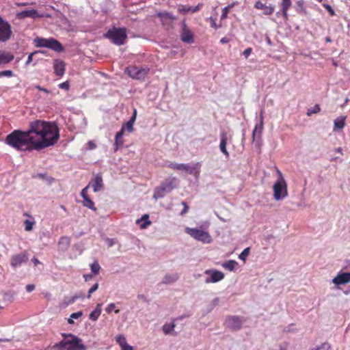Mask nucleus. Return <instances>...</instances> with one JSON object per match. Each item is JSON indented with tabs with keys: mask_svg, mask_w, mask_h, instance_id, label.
Instances as JSON below:
<instances>
[{
	"mask_svg": "<svg viewBox=\"0 0 350 350\" xmlns=\"http://www.w3.org/2000/svg\"><path fill=\"white\" fill-rule=\"evenodd\" d=\"M59 138V129L55 123L36 120L29 123L27 131L14 130L8 135L5 142L16 150L31 151L53 146Z\"/></svg>",
	"mask_w": 350,
	"mask_h": 350,
	"instance_id": "f257e3e1",
	"label": "nucleus"
},
{
	"mask_svg": "<svg viewBox=\"0 0 350 350\" xmlns=\"http://www.w3.org/2000/svg\"><path fill=\"white\" fill-rule=\"evenodd\" d=\"M64 338L52 347L55 350H86L82 340L71 334H62Z\"/></svg>",
	"mask_w": 350,
	"mask_h": 350,
	"instance_id": "f03ea898",
	"label": "nucleus"
},
{
	"mask_svg": "<svg viewBox=\"0 0 350 350\" xmlns=\"http://www.w3.org/2000/svg\"><path fill=\"white\" fill-rule=\"evenodd\" d=\"M178 180L175 177H168L165 178L159 186L154 190L153 198L156 200L163 198L167 193L171 192L177 187Z\"/></svg>",
	"mask_w": 350,
	"mask_h": 350,
	"instance_id": "7ed1b4c3",
	"label": "nucleus"
},
{
	"mask_svg": "<svg viewBox=\"0 0 350 350\" xmlns=\"http://www.w3.org/2000/svg\"><path fill=\"white\" fill-rule=\"evenodd\" d=\"M105 37L116 45H123L127 39L126 29L124 27H113L105 34Z\"/></svg>",
	"mask_w": 350,
	"mask_h": 350,
	"instance_id": "20e7f679",
	"label": "nucleus"
},
{
	"mask_svg": "<svg viewBox=\"0 0 350 350\" xmlns=\"http://www.w3.org/2000/svg\"><path fill=\"white\" fill-rule=\"evenodd\" d=\"M278 174L279 178L273 186V198L277 201L283 200L288 195L286 183L280 171Z\"/></svg>",
	"mask_w": 350,
	"mask_h": 350,
	"instance_id": "39448f33",
	"label": "nucleus"
},
{
	"mask_svg": "<svg viewBox=\"0 0 350 350\" xmlns=\"http://www.w3.org/2000/svg\"><path fill=\"white\" fill-rule=\"evenodd\" d=\"M185 232L194 239L203 243H211L213 241L211 234L207 231L200 228L187 227L185 228Z\"/></svg>",
	"mask_w": 350,
	"mask_h": 350,
	"instance_id": "423d86ee",
	"label": "nucleus"
},
{
	"mask_svg": "<svg viewBox=\"0 0 350 350\" xmlns=\"http://www.w3.org/2000/svg\"><path fill=\"white\" fill-rule=\"evenodd\" d=\"M36 45L38 47H46L56 52H62L64 51V47L61 44V43L57 40L51 38H38L35 40Z\"/></svg>",
	"mask_w": 350,
	"mask_h": 350,
	"instance_id": "0eeeda50",
	"label": "nucleus"
},
{
	"mask_svg": "<svg viewBox=\"0 0 350 350\" xmlns=\"http://www.w3.org/2000/svg\"><path fill=\"white\" fill-rule=\"evenodd\" d=\"M168 167L171 169L178 170V171H185L189 174L192 175H198L200 173L199 169L200 167V164L197 163L191 166L188 163H170L168 165Z\"/></svg>",
	"mask_w": 350,
	"mask_h": 350,
	"instance_id": "6e6552de",
	"label": "nucleus"
},
{
	"mask_svg": "<svg viewBox=\"0 0 350 350\" xmlns=\"http://www.w3.org/2000/svg\"><path fill=\"white\" fill-rule=\"evenodd\" d=\"M245 321V318L234 315L227 316L225 319L226 327L234 331L241 329Z\"/></svg>",
	"mask_w": 350,
	"mask_h": 350,
	"instance_id": "1a4fd4ad",
	"label": "nucleus"
},
{
	"mask_svg": "<svg viewBox=\"0 0 350 350\" xmlns=\"http://www.w3.org/2000/svg\"><path fill=\"white\" fill-rule=\"evenodd\" d=\"M149 70V68L147 67L140 68L137 66H130L126 68V71L129 77L139 80L144 79L147 76Z\"/></svg>",
	"mask_w": 350,
	"mask_h": 350,
	"instance_id": "9d476101",
	"label": "nucleus"
},
{
	"mask_svg": "<svg viewBox=\"0 0 350 350\" xmlns=\"http://www.w3.org/2000/svg\"><path fill=\"white\" fill-rule=\"evenodd\" d=\"M12 35L11 25L8 22L0 18V42H6Z\"/></svg>",
	"mask_w": 350,
	"mask_h": 350,
	"instance_id": "9b49d317",
	"label": "nucleus"
},
{
	"mask_svg": "<svg viewBox=\"0 0 350 350\" xmlns=\"http://www.w3.org/2000/svg\"><path fill=\"white\" fill-rule=\"evenodd\" d=\"M16 16L18 18L23 19L25 18H42V17L50 18L51 16L48 14H39L36 10L31 9V10H23L22 12H18L16 14Z\"/></svg>",
	"mask_w": 350,
	"mask_h": 350,
	"instance_id": "f8f14e48",
	"label": "nucleus"
},
{
	"mask_svg": "<svg viewBox=\"0 0 350 350\" xmlns=\"http://www.w3.org/2000/svg\"><path fill=\"white\" fill-rule=\"evenodd\" d=\"M205 273L209 274L211 276L205 280V283L217 282L223 280L224 278V274L221 271L217 270H206Z\"/></svg>",
	"mask_w": 350,
	"mask_h": 350,
	"instance_id": "ddd939ff",
	"label": "nucleus"
},
{
	"mask_svg": "<svg viewBox=\"0 0 350 350\" xmlns=\"http://www.w3.org/2000/svg\"><path fill=\"white\" fill-rule=\"evenodd\" d=\"M180 39L183 42L191 44L194 42L192 32L188 29L185 23L183 22L182 30L180 32Z\"/></svg>",
	"mask_w": 350,
	"mask_h": 350,
	"instance_id": "4468645a",
	"label": "nucleus"
},
{
	"mask_svg": "<svg viewBox=\"0 0 350 350\" xmlns=\"http://www.w3.org/2000/svg\"><path fill=\"white\" fill-rule=\"evenodd\" d=\"M350 282V272H340L332 279L335 285H342Z\"/></svg>",
	"mask_w": 350,
	"mask_h": 350,
	"instance_id": "2eb2a0df",
	"label": "nucleus"
},
{
	"mask_svg": "<svg viewBox=\"0 0 350 350\" xmlns=\"http://www.w3.org/2000/svg\"><path fill=\"white\" fill-rule=\"evenodd\" d=\"M90 185L92 187L93 191L95 193L101 191L103 189V180L101 174H96L95 177L90 181L89 186Z\"/></svg>",
	"mask_w": 350,
	"mask_h": 350,
	"instance_id": "dca6fc26",
	"label": "nucleus"
},
{
	"mask_svg": "<svg viewBox=\"0 0 350 350\" xmlns=\"http://www.w3.org/2000/svg\"><path fill=\"white\" fill-rule=\"evenodd\" d=\"M66 64L64 62L59 59H55L53 61V69L55 74L58 77H62L65 73Z\"/></svg>",
	"mask_w": 350,
	"mask_h": 350,
	"instance_id": "f3484780",
	"label": "nucleus"
},
{
	"mask_svg": "<svg viewBox=\"0 0 350 350\" xmlns=\"http://www.w3.org/2000/svg\"><path fill=\"white\" fill-rule=\"evenodd\" d=\"M27 256L24 254L14 255L11 258V265L13 268L20 267L23 262L27 261Z\"/></svg>",
	"mask_w": 350,
	"mask_h": 350,
	"instance_id": "a211bd4d",
	"label": "nucleus"
},
{
	"mask_svg": "<svg viewBox=\"0 0 350 350\" xmlns=\"http://www.w3.org/2000/svg\"><path fill=\"white\" fill-rule=\"evenodd\" d=\"M221 140L219 144V149L221 152L226 156V158L229 157V152L226 149L227 144V135L225 133H221L220 135Z\"/></svg>",
	"mask_w": 350,
	"mask_h": 350,
	"instance_id": "6ab92c4d",
	"label": "nucleus"
},
{
	"mask_svg": "<svg viewBox=\"0 0 350 350\" xmlns=\"http://www.w3.org/2000/svg\"><path fill=\"white\" fill-rule=\"evenodd\" d=\"M254 7L256 9L262 10L263 13L267 15L271 14L274 11V8L271 5H267L261 1H257L255 3Z\"/></svg>",
	"mask_w": 350,
	"mask_h": 350,
	"instance_id": "aec40b11",
	"label": "nucleus"
},
{
	"mask_svg": "<svg viewBox=\"0 0 350 350\" xmlns=\"http://www.w3.org/2000/svg\"><path fill=\"white\" fill-rule=\"evenodd\" d=\"M70 244V239L68 237L63 236L60 237L58 241V247L59 249L62 252H66L68 250Z\"/></svg>",
	"mask_w": 350,
	"mask_h": 350,
	"instance_id": "412c9836",
	"label": "nucleus"
},
{
	"mask_svg": "<svg viewBox=\"0 0 350 350\" xmlns=\"http://www.w3.org/2000/svg\"><path fill=\"white\" fill-rule=\"evenodd\" d=\"M264 122H259L256 124L252 131V140L255 141L256 139L260 138L263 130Z\"/></svg>",
	"mask_w": 350,
	"mask_h": 350,
	"instance_id": "4be33fe9",
	"label": "nucleus"
},
{
	"mask_svg": "<svg viewBox=\"0 0 350 350\" xmlns=\"http://www.w3.org/2000/svg\"><path fill=\"white\" fill-rule=\"evenodd\" d=\"M291 5V0H282L281 12L285 20L288 18V10Z\"/></svg>",
	"mask_w": 350,
	"mask_h": 350,
	"instance_id": "5701e85b",
	"label": "nucleus"
},
{
	"mask_svg": "<svg viewBox=\"0 0 350 350\" xmlns=\"http://www.w3.org/2000/svg\"><path fill=\"white\" fill-rule=\"evenodd\" d=\"M14 55L8 52L0 50V64H7L12 62L14 59Z\"/></svg>",
	"mask_w": 350,
	"mask_h": 350,
	"instance_id": "b1692460",
	"label": "nucleus"
},
{
	"mask_svg": "<svg viewBox=\"0 0 350 350\" xmlns=\"http://www.w3.org/2000/svg\"><path fill=\"white\" fill-rule=\"evenodd\" d=\"M124 135V132L122 131H118L115 136V142H114V150L117 151L120 147L123 146L124 141L122 139V137Z\"/></svg>",
	"mask_w": 350,
	"mask_h": 350,
	"instance_id": "393cba45",
	"label": "nucleus"
},
{
	"mask_svg": "<svg viewBox=\"0 0 350 350\" xmlns=\"http://www.w3.org/2000/svg\"><path fill=\"white\" fill-rule=\"evenodd\" d=\"M345 116H340L334 122V131L342 129L345 126Z\"/></svg>",
	"mask_w": 350,
	"mask_h": 350,
	"instance_id": "a878e982",
	"label": "nucleus"
},
{
	"mask_svg": "<svg viewBox=\"0 0 350 350\" xmlns=\"http://www.w3.org/2000/svg\"><path fill=\"white\" fill-rule=\"evenodd\" d=\"M237 265L238 262L234 260H228L221 264L223 268L230 271H233Z\"/></svg>",
	"mask_w": 350,
	"mask_h": 350,
	"instance_id": "bb28decb",
	"label": "nucleus"
},
{
	"mask_svg": "<svg viewBox=\"0 0 350 350\" xmlns=\"http://www.w3.org/2000/svg\"><path fill=\"white\" fill-rule=\"evenodd\" d=\"M102 304H98L95 309L90 314L89 318L92 321H96L101 314Z\"/></svg>",
	"mask_w": 350,
	"mask_h": 350,
	"instance_id": "cd10ccee",
	"label": "nucleus"
},
{
	"mask_svg": "<svg viewBox=\"0 0 350 350\" xmlns=\"http://www.w3.org/2000/svg\"><path fill=\"white\" fill-rule=\"evenodd\" d=\"M178 277L176 274L173 275H165L162 280V283L165 284H170L175 282L178 280Z\"/></svg>",
	"mask_w": 350,
	"mask_h": 350,
	"instance_id": "c85d7f7f",
	"label": "nucleus"
},
{
	"mask_svg": "<svg viewBox=\"0 0 350 350\" xmlns=\"http://www.w3.org/2000/svg\"><path fill=\"white\" fill-rule=\"evenodd\" d=\"M157 16L161 18L162 22H164L165 18H169L172 21L176 20V17L174 16L172 13L167 12H161L157 14Z\"/></svg>",
	"mask_w": 350,
	"mask_h": 350,
	"instance_id": "c756f323",
	"label": "nucleus"
},
{
	"mask_svg": "<svg viewBox=\"0 0 350 350\" xmlns=\"http://www.w3.org/2000/svg\"><path fill=\"white\" fill-rule=\"evenodd\" d=\"M175 327L176 324L174 321H173L170 323L164 324L162 327V329L165 334H170L173 332Z\"/></svg>",
	"mask_w": 350,
	"mask_h": 350,
	"instance_id": "7c9ffc66",
	"label": "nucleus"
},
{
	"mask_svg": "<svg viewBox=\"0 0 350 350\" xmlns=\"http://www.w3.org/2000/svg\"><path fill=\"white\" fill-rule=\"evenodd\" d=\"M295 10L299 14H306V10L304 8V1L298 0L296 2Z\"/></svg>",
	"mask_w": 350,
	"mask_h": 350,
	"instance_id": "2f4dec72",
	"label": "nucleus"
},
{
	"mask_svg": "<svg viewBox=\"0 0 350 350\" xmlns=\"http://www.w3.org/2000/svg\"><path fill=\"white\" fill-rule=\"evenodd\" d=\"M33 177L40 178L44 181H46L49 185H51L55 180V179L53 177L47 176L46 174L40 173V174H38L37 175L34 176Z\"/></svg>",
	"mask_w": 350,
	"mask_h": 350,
	"instance_id": "473e14b6",
	"label": "nucleus"
},
{
	"mask_svg": "<svg viewBox=\"0 0 350 350\" xmlns=\"http://www.w3.org/2000/svg\"><path fill=\"white\" fill-rule=\"evenodd\" d=\"M91 271L94 275H98L99 273L100 266L97 260H95L90 265Z\"/></svg>",
	"mask_w": 350,
	"mask_h": 350,
	"instance_id": "72a5a7b5",
	"label": "nucleus"
},
{
	"mask_svg": "<svg viewBox=\"0 0 350 350\" xmlns=\"http://www.w3.org/2000/svg\"><path fill=\"white\" fill-rule=\"evenodd\" d=\"M83 204L84 206L88 207L93 211L96 210L93 201L89 197L83 200Z\"/></svg>",
	"mask_w": 350,
	"mask_h": 350,
	"instance_id": "f704fd0d",
	"label": "nucleus"
},
{
	"mask_svg": "<svg viewBox=\"0 0 350 350\" xmlns=\"http://www.w3.org/2000/svg\"><path fill=\"white\" fill-rule=\"evenodd\" d=\"M120 131H122L124 133L125 131L131 133L133 131V124L129 122H126V123L122 124Z\"/></svg>",
	"mask_w": 350,
	"mask_h": 350,
	"instance_id": "c9c22d12",
	"label": "nucleus"
},
{
	"mask_svg": "<svg viewBox=\"0 0 350 350\" xmlns=\"http://www.w3.org/2000/svg\"><path fill=\"white\" fill-rule=\"evenodd\" d=\"M25 230L27 232H30L33 230V226L35 225L34 221L26 219L24 221Z\"/></svg>",
	"mask_w": 350,
	"mask_h": 350,
	"instance_id": "e433bc0d",
	"label": "nucleus"
},
{
	"mask_svg": "<svg viewBox=\"0 0 350 350\" xmlns=\"http://www.w3.org/2000/svg\"><path fill=\"white\" fill-rule=\"evenodd\" d=\"M191 9H192L191 6L180 5L178 8V11L180 13L185 14L188 13L189 12H191Z\"/></svg>",
	"mask_w": 350,
	"mask_h": 350,
	"instance_id": "4c0bfd02",
	"label": "nucleus"
},
{
	"mask_svg": "<svg viewBox=\"0 0 350 350\" xmlns=\"http://www.w3.org/2000/svg\"><path fill=\"white\" fill-rule=\"evenodd\" d=\"M116 340L120 347H123V345L127 343L126 338L122 334L116 336Z\"/></svg>",
	"mask_w": 350,
	"mask_h": 350,
	"instance_id": "58836bf2",
	"label": "nucleus"
},
{
	"mask_svg": "<svg viewBox=\"0 0 350 350\" xmlns=\"http://www.w3.org/2000/svg\"><path fill=\"white\" fill-rule=\"evenodd\" d=\"M311 350H330V345L327 342H323L320 345L316 346Z\"/></svg>",
	"mask_w": 350,
	"mask_h": 350,
	"instance_id": "ea45409f",
	"label": "nucleus"
},
{
	"mask_svg": "<svg viewBox=\"0 0 350 350\" xmlns=\"http://www.w3.org/2000/svg\"><path fill=\"white\" fill-rule=\"evenodd\" d=\"M250 247L245 248L242 252L239 254V258L241 260L245 261L250 254Z\"/></svg>",
	"mask_w": 350,
	"mask_h": 350,
	"instance_id": "a19ab883",
	"label": "nucleus"
},
{
	"mask_svg": "<svg viewBox=\"0 0 350 350\" xmlns=\"http://www.w3.org/2000/svg\"><path fill=\"white\" fill-rule=\"evenodd\" d=\"M78 299V297L77 296H72L71 297H66L64 299V303L66 306H68L70 304H72Z\"/></svg>",
	"mask_w": 350,
	"mask_h": 350,
	"instance_id": "79ce46f5",
	"label": "nucleus"
},
{
	"mask_svg": "<svg viewBox=\"0 0 350 350\" xmlns=\"http://www.w3.org/2000/svg\"><path fill=\"white\" fill-rule=\"evenodd\" d=\"M320 111V107L319 105H315L312 109H309L306 113L308 116H311L313 113H317Z\"/></svg>",
	"mask_w": 350,
	"mask_h": 350,
	"instance_id": "37998d69",
	"label": "nucleus"
},
{
	"mask_svg": "<svg viewBox=\"0 0 350 350\" xmlns=\"http://www.w3.org/2000/svg\"><path fill=\"white\" fill-rule=\"evenodd\" d=\"M98 288V284L95 283L88 291V298H90L92 294Z\"/></svg>",
	"mask_w": 350,
	"mask_h": 350,
	"instance_id": "c03bdc74",
	"label": "nucleus"
},
{
	"mask_svg": "<svg viewBox=\"0 0 350 350\" xmlns=\"http://www.w3.org/2000/svg\"><path fill=\"white\" fill-rule=\"evenodd\" d=\"M38 52H39V51H34V52H33V53H30V54L29 55V56H28V57H27V61H26V62H25V66H28L29 64H31V62H32V61H33V56L35 54L38 53Z\"/></svg>",
	"mask_w": 350,
	"mask_h": 350,
	"instance_id": "a18cd8bd",
	"label": "nucleus"
},
{
	"mask_svg": "<svg viewBox=\"0 0 350 350\" xmlns=\"http://www.w3.org/2000/svg\"><path fill=\"white\" fill-rule=\"evenodd\" d=\"M59 88L62 90H68L70 88L69 83L68 81L63 82L59 85Z\"/></svg>",
	"mask_w": 350,
	"mask_h": 350,
	"instance_id": "49530a36",
	"label": "nucleus"
},
{
	"mask_svg": "<svg viewBox=\"0 0 350 350\" xmlns=\"http://www.w3.org/2000/svg\"><path fill=\"white\" fill-rule=\"evenodd\" d=\"M181 204L183 206V209L180 212V215L183 216L187 213L189 207L185 202H182Z\"/></svg>",
	"mask_w": 350,
	"mask_h": 350,
	"instance_id": "de8ad7c7",
	"label": "nucleus"
},
{
	"mask_svg": "<svg viewBox=\"0 0 350 350\" xmlns=\"http://www.w3.org/2000/svg\"><path fill=\"white\" fill-rule=\"evenodd\" d=\"M89 185L83 188L81 191V196L83 198V199H85L88 198V189Z\"/></svg>",
	"mask_w": 350,
	"mask_h": 350,
	"instance_id": "09e8293b",
	"label": "nucleus"
},
{
	"mask_svg": "<svg viewBox=\"0 0 350 350\" xmlns=\"http://www.w3.org/2000/svg\"><path fill=\"white\" fill-rule=\"evenodd\" d=\"M323 7L329 12V13L330 14V15L332 16H334L335 15V12L334 10L332 9V8L331 7V5H328V4H323Z\"/></svg>",
	"mask_w": 350,
	"mask_h": 350,
	"instance_id": "8fccbe9b",
	"label": "nucleus"
},
{
	"mask_svg": "<svg viewBox=\"0 0 350 350\" xmlns=\"http://www.w3.org/2000/svg\"><path fill=\"white\" fill-rule=\"evenodd\" d=\"M115 304L114 303H111L109 304L107 307L105 308V311L109 314L111 312V311L115 308Z\"/></svg>",
	"mask_w": 350,
	"mask_h": 350,
	"instance_id": "3c124183",
	"label": "nucleus"
},
{
	"mask_svg": "<svg viewBox=\"0 0 350 350\" xmlns=\"http://www.w3.org/2000/svg\"><path fill=\"white\" fill-rule=\"evenodd\" d=\"M252 49L247 48L243 51V55L245 57V58L247 59L250 56V55L252 53Z\"/></svg>",
	"mask_w": 350,
	"mask_h": 350,
	"instance_id": "603ef678",
	"label": "nucleus"
},
{
	"mask_svg": "<svg viewBox=\"0 0 350 350\" xmlns=\"http://www.w3.org/2000/svg\"><path fill=\"white\" fill-rule=\"evenodd\" d=\"M1 75H2V77H10L13 75V72L10 70H3V71H1Z\"/></svg>",
	"mask_w": 350,
	"mask_h": 350,
	"instance_id": "864d4df0",
	"label": "nucleus"
},
{
	"mask_svg": "<svg viewBox=\"0 0 350 350\" xmlns=\"http://www.w3.org/2000/svg\"><path fill=\"white\" fill-rule=\"evenodd\" d=\"M83 314V312L81 311H79V312H73L70 314V317L72 318V319H79V317H81Z\"/></svg>",
	"mask_w": 350,
	"mask_h": 350,
	"instance_id": "5fc2aeb1",
	"label": "nucleus"
},
{
	"mask_svg": "<svg viewBox=\"0 0 350 350\" xmlns=\"http://www.w3.org/2000/svg\"><path fill=\"white\" fill-rule=\"evenodd\" d=\"M228 10H229V7H225V8H223L222 14H221V19H224V18H226L227 17Z\"/></svg>",
	"mask_w": 350,
	"mask_h": 350,
	"instance_id": "6e6d98bb",
	"label": "nucleus"
},
{
	"mask_svg": "<svg viewBox=\"0 0 350 350\" xmlns=\"http://www.w3.org/2000/svg\"><path fill=\"white\" fill-rule=\"evenodd\" d=\"M137 117V110L134 109L132 116L130 118V120L128 121L133 124H134Z\"/></svg>",
	"mask_w": 350,
	"mask_h": 350,
	"instance_id": "4d7b16f0",
	"label": "nucleus"
},
{
	"mask_svg": "<svg viewBox=\"0 0 350 350\" xmlns=\"http://www.w3.org/2000/svg\"><path fill=\"white\" fill-rule=\"evenodd\" d=\"M105 241L108 245V247H112L115 244V240L113 239L107 238L105 239Z\"/></svg>",
	"mask_w": 350,
	"mask_h": 350,
	"instance_id": "13d9d810",
	"label": "nucleus"
},
{
	"mask_svg": "<svg viewBox=\"0 0 350 350\" xmlns=\"http://www.w3.org/2000/svg\"><path fill=\"white\" fill-rule=\"evenodd\" d=\"M148 218H149V215H147V214L144 215L140 219H137L136 221V223L137 224H139L142 221L149 220Z\"/></svg>",
	"mask_w": 350,
	"mask_h": 350,
	"instance_id": "bf43d9fd",
	"label": "nucleus"
},
{
	"mask_svg": "<svg viewBox=\"0 0 350 350\" xmlns=\"http://www.w3.org/2000/svg\"><path fill=\"white\" fill-rule=\"evenodd\" d=\"M202 5V3H198L196 6L192 7L191 12L195 13V12H198L200 10Z\"/></svg>",
	"mask_w": 350,
	"mask_h": 350,
	"instance_id": "052dcab7",
	"label": "nucleus"
},
{
	"mask_svg": "<svg viewBox=\"0 0 350 350\" xmlns=\"http://www.w3.org/2000/svg\"><path fill=\"white\" fill-rule=\"evenodd\" d=\"M150 224V220L144 221L142 224H140V228L142 229H145Z\"/></svg>",
	"mask_w": 350,
	"mask_h": 350,
	"instance_id": "680f3d73",
	"label": "nucleus"
},
{
	"mask_svg": "<svg viewBox=\"0 0 350 350\" xmlns=\"http://www.w3.org/2000/svg\"><path fill=\"white\" fill-rule=\"evenodd\" d=\"M25 288H26V291L28 293H31V291H33L35 289V285L34 284H27Z\"/></svg>",
	"mask_w": 350,
	"mask_h": 350,
	"instance_id": "e2e57ef3",
	"label": "nucleus"
},
{
	"mask_svg": "<svg viewBox=\"0 0 350 350\" xmlns=\"http://www.w3.org/2000/svg\"><path fill=\"white\" fill-rule=\"evenodd\" d=\"M35 88H36V89H38V90H40V91H42V92H44L46 93V94H49V90H47V89H46V88H42V87H41V86H40V85H36L35 86Z\"/></svg>",
	"mask_w": 350,
	"mask_h": 350,
	"instance_id": "0e129e2a",
	"label": "nucleus"
},
{
	"mask_svg": "<svg viewBox=\"0 0 350 350\" xmlns=\"http://www.w3.org/2000/svg\"><path fill=\"white\" fill-rule=\"evenodd\" d=\"M88 148L90 150H94L96 147V144L92 141H89L88 143Z\"/></svg>",
	"mask_w": 350,
	"mask_h": 350,
	"instance_id": "69168bd1",
	"label": "nucleus"
},
{
	"mask_svg": "<svg viewBox=\"0 0 350 350\" xmlns=\"http://www.w3.org/2000/svg\"><path fill=\"white\" fill-rule=\"evenodd\" d=\"M122 350H133V348L132 346L128 345V343H126L125 345H123V347H121Z\"/></svg>",
	"mask_w": 350,
	"mask_h": 350,
	"instance_id": "338daca9",
	"label": "nucleus"
},
{
	"mask_svg": "<svg viewBox=\"0 0 350 350\" xmlns=\"http://www.w3.org/2000/svg\"><path fill=\"white\" fill-rule=\"evenodd\" d=\"M263 113H264V109H261L260 112V116H259V122H264Z\"/></svg>",
	"mask_w": 350,
	"mask_h": 350,
	"instance_id": "774afa93",
	"label": "nucleus"
}]
</instances>
